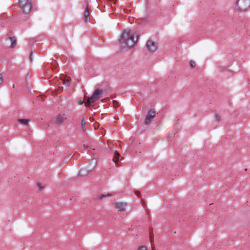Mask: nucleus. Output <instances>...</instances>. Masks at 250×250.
I'll return each instance as SVG.
<instances>
[{"mask_svg":"<svg viewBox=\"0 0 250 250\" xmlns=\"http://www.w3.org/2000/svg\"><path fill=\"white\" fill-rule=\"evenodd\" d=\"M138 36L130 34V30L125 29L120 37L119 42L123 47H132L136 43Z\"/></svg>","mask_w":250,"mask_h":250,"instance_id":"obj_1","label":"nucleus"},{"mask_svg":"<svg viewBox=\"0 0 250 250\" xmlns=\"http://www.w3.org/2000/svg\"><path fill=\"white\" fill-rule=\"evenodd\" d=\"M103 93V90L100 89H96L90 98H88L84 104L86 106H90L95 102L99 99Z\"/></svg>","mask_w":250,"mask_h":250,"instance_id":"obj_2","label":"nucleus"},{"mask_svg":"<svg viewBox=\"0 0 250 250\" xmlns=\"http://www.w3.org/2000/svg\"><path fill=\"white\" fill-rule=\"evenodd\" d=\"M235 6L241 11H246L250 8V0H238Z\"/></svg>","mask_w":250,"mask_h":250,"instance_id":"obj_3","label":"nucleus"},{"mask_svg":"<svg viewBox=\"0 0 250 250\" xmlns=\"http://www.w3.org/2000/svg\"><path fill=\"white\" fill-rule=\"evenodd\" d=\"M19 3L23 12L28 14L32 9V5L29 0H19Z\"/></svg>","mask_w":250,"mask_h":250,"instance_id":"obj_4","label":"nucleus"},{"mask_svg":"<svg viewBox=\"0 0 250 250\" xmlns=\"http://www.w3.org/2000/svg\"><path fill=\"white\" fill-rule=\"evenodd\" d=\"M146 46L147 50L151 52H155L158 47L157 43L152 40L147 41Z\"/></svg>","mask_w":250,"mask_h":250,"instance_id":"obj_5","label":"nucleus"},{"mask_svg":"<svg viewBox=\"0 0 250 250\" xmlns=\"http://www.w3.org/2000/svg\"><path fill=\"white\" fill-rule=\"evenodd\" d=\"M156 116L155 111L153 109L149 110L147 114L145 121L146 125H148L150 123L151 120Z\"/></svg>","mask_w":250,"mask_h":250,"instance_id":"obj_6","label":"nucleus"},{"mask_svg":"<svg viewBox=\"0 0 250 250\" xmlns=\"http://www.w3.org/2000/svg\"><path fill=\"white\" fill-rule=\"evenodd\" d=\"M67 119V116L65 114H58L55 119V123L58 125L63 124L65 120Z\"/></svg>","mask_w":250,"mask_h":250,"instance_id":"obj_7","label":"nucleus"},{"mask_svg":"<svg viewBox=\"0 0 250 250\" xmlns=\"http://www.w3.org/2000/svg\"><path fill=\"white\" fill-rule=\"evenodd\" d=\"M115 206L118 211H124L125 210L127 204L125 202H117L115 203Z\"/></svg>","mask_w":250,"mask_h":250,"instance_id":"obj_8","label":"nucleus"},{"mask_svg":"<svg viewBox=\"0 0 250 250\" xmlns=\"http://www.w3.org/2000/svg\"><path fill=\"white\" fill-rule=\"evenodd\" d=\"M62 81L63 84H64L66 86H68L70 85V81L68 78H65L63 76H62L60 78Z\"/></svg>","mask_w":250,"mask_h":250,"instance_id":"obj_9","label":"nucleus"},{"mask_svg":"<svg viewBox=\"0 0 250 250\" xmlns=\"http://www.w3.org/2000/svg\"><path fill=\"white\" fill-rule=\"evenodd\" d=\"M121 157L120 154L117 152V150L114 151L113 161L115 163H117L119 161V158Z\"/></svg>","mask_w":250,"mask_h":250,"instance_id":"obj_10","label":"nucleus"},{"mask_svg":"<svg viewBox=\"0 0 250 250\" xmlns=\"http://www.w3.org/2000/svg\"><path fill=\"white\" fill-rule=\"evenodd\" d=\"M89 18V12L88 7H87L84 11V20L85 21H88V18Z\"/></svg>","mask_w":250,"mask_h":250,"instance_id":"obj_11","label":"nucleus"},{"mask_svg":"<svg viewBox=\"0 0 250 250\" xmlns=\"http://www.w3.org/2000/svg\"><path fill=\"white\" fill-rule=\"evenodd\" d=\"M9 39L11 42V43L10 45L11 47H12V48L14 47L15 46V45H16V42H17V40H16V38L14 37H10Z\"/></svg>","mask_w":250,"mask_h":250,"instance_id":"obj_12","label":"nucleus"},{"mask_svg":"<svg viewBox=\"0 0 250 250\" xmlns=\"http://www.w3.org/2000/svg\"><path fill=\"white\" fill-rule=\"evenodd\" d=\"M112 196V195L111 193H104V194H102L99 195L98 196V199H100V200H101L103 198L106 197H111Z\"/></svg>","mask_w":250,"mask_h":250,"instance_id":"obj_13","label":"nucleus"},{"mask_svg":"<svg viewBox=\"0 0 250 250\" xmlns=\"http://www.w3.org/2000/svg\"><path fill=\"white\" fill-rule=\"evenodd\" d=\"M18 121L21 124L24 125H27L28 124L29 121L27 119H19L18 120Z\"/></svg>","mask_w":250,"mask_h":250,"instance_id":"obj_14","label":"nucleus"},{"mask_svg":"<svg viewBox=\"0 0 250 250\" xmlns=\"http://www.w3.org/2000/svg\"><path fill=\"white\" fill-rule=\"evenodd\" d=\"M81 123H82V129L83 130V131H85V129H86V127H85V119H83L82 120V122H81Z\"/></svg>","mask_w":250,"mask_h":250,"instance_id":"obj_15","label":"nucleus"},{"mask_svg":"<svg viewBox=\"0 0 250 250\" xmlns=\"http://www.w3.org/2000/svg\"><path fill=\"white\" fill-rule=\"evenodd\" d=\"M215 120L216 122H219L221 120V117L218 114H215Z\"/></svg>","mask_w":250,"mask_h":250,"instance_id":"obj_16","label":"nucleus"},{"mask_svg":"<svg viewBox=\"0 0 250 250\" xmlns=\"http://www.w3.org/2000/svg\"><path fill=\"white\" fill-rule=\"evenodd\" d=\"M147 250V248L145 246H142L139 247L137 249V250Z\"/></svg>","mask_w":250,"mask_h":250,"instance_id":"obj_17","label":"nucleus"},{"mask_svg":"<svg viewBox=\"0 0 250 250\" xmlns=\"http://www.w3.org/2000/svg\"><path fill=\"white\" fill-rule=\"evenodd\" d=\"M190 65L191 68H194L196 66V63L193 61H190Z\"/></svg>","mask_w":250,"mask_h":250,"instance_id":"obj_18","label":"nucleus"},{"mask_svg":"<svg viewBox=\"0 0 250 250\" xmlns=\"http://www.w3.org/2000/svg\"><path fill=\"white\" fill-rule=\"evenodd\" d=\"M93 162V165L92 166V167H91L90 169H89V171H91L95 167V165H96V163L94 161H92Z\"/></svg>","mask_w":250,"mask_h":250,"instance_id":"obj_19","label":"nucleus"},{"mask_svg":"<svg viewBox=\"0 0 250 250\" xmlns=\"http://www.w3.org/2000/svg\"><path fill=\"white\" fill-rule=\"evenodd\" d=\"M113 103L115 107H118L119 105L118 103L116 101H113Z\"/></svg>","mask_w":250,"mask_h":250,"instance_id":"obj_20","label":"nucleus"},{"mask_svg":"<svg viewBox=\"0 0 250 250\" xmlns=\"http://www.w3.org/2000/svg\"><path fill=\"white\" fill-rule=\"evenodd\" d=\"M3 79L1 74H0V85L3 83Z\"/></svg>","mask_w":250,"mask_h":250,"instance_id":"obj_21","label":"nucleus"},{"mask_svg":"<svg viewBox=\"0 0 250 250\" xmlns=\"http://www.w3.org/2000/svg\"><path fill=\"white\" fill-rule=\"evenodd\" d=\"M38 187L39 188H40V189H43V186H42L41 185V184H40V183H38Z\"/></svg>","mask_w":250,"mask_h":250,"instance_id":"obj_22","label":"nucleus"},{"mask_svg":"<svg viewBox=\"0 0 250 250\" xmlns=\"http://www.w3.org/2000/svg\"><path fill=\"white\" fill-rule=\"evenodd\" d=\"M83 103H84V101H82V100H79V101H78V104H79V105H81V104H82Z\"/></svg>","mask_w":250,"mask_h":250,"instance_id":"obj_23","label":"nucleus"},{"mask_svg":"<svg viewBox=\"0 0 250 250\" xmlns=\"http://www.w3.org/2000/svg\"><path fill=\"white\" fill-rule=\"evenodd\" d=\"M33 53H31L30 55V60L31 61H32V60H33Z\"/></svg>","mask_w":250,"mask_h":250,"instance_id":"obj_24","label":"nucleus"},{"mask_svg":"<svg viewBox=\"0 0 250 250\" xmlns=\"http://www.w3.org/2000/svg\"><path fill=\"white\" fill-rule=\"evenodd\" d=\"M12 87H13V88H14V87H15V84H13Z\"/></svg>","mask_w":250,"mask_h":250,"instance_id":"obj_25","label":"nucleus"},{"mask_svg":"<svg viewBox=\"0 0 250 250\" xmlns=\"http://www.w3.org/2000/svg\"><path fill=\"white\" fill-rule=\"evenodd\" d=\"M110 0L111 1H114V0Z\"/></svg>","mask_w":250,"mask_h":250,"instance_id":"obj_26","label":"nucleus"}]
</instances>
